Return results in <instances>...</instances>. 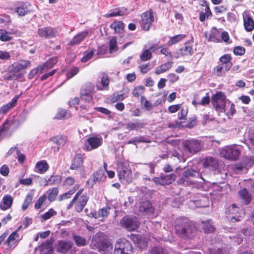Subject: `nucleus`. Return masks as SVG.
<instances>
[{"mask_svg":"<svg viewBox=\"0 0 254 254\" xmlns=\"http://www.w3.org/2000/svg\"><path fill=\"white\" fill-rule=\"evenodd\" d=\"M239 194L243 200L245 204H248L251 201L252 198L251 194L249 193L247 190L243 189L239 191Z\"/></svg>","mask_w":254,"mask_h":254,"instance_id":"36","label":"nucleus"},{"mask_svg":"<svg viewBox=\"0 0 254 254\" xmlns=\"http://www.w3.org/2000/svg\"><path fill=\"white\" fill-rule=\"evenodd\" d=\"M121 224L122 227L129 231L135 230L139 226V222L136 217H124L121 221Z\"/></svg>","mask_w":254,"mask_h":254,"instance_id":"13","label":"nucleus"},{"mask_svg":"<svg viewBox=\"0 0 254 254\" xmlns=\"http://www.w3.org/2000/svg\"><path fill=\"white\" fill-rule=\"evenodd\" d=\"M231 68V65H228L219 64L213 70V73L217 76H221L225 74Z\"/></svg>","mask_w":254,"mask_h":254,"instance_id":"24","label":"nucleus"},{"mask_svg":"<svg viewBox=\"0 0 254 254\" xmlns=\"http://www.w3.org/2000/svg\"><path fill=\"white\" fill-rule=\"evenodd\" d=\"M33 200V195L29 193L28 194L25 198L24 201L22 206V209L23 210H25L29 206L30 204L32 202Z\"/></svg>","mask_w":254,"mask_h":254,"instance_id":"50","label":"nucleus"},{"mask_svg":"<svg viewBox=\"0 0 254 254\" xmlns=\"http://www.w3.org/2000/svg\"><path fill=\"white\" fill-rule=\"evenodd\" d=\"M117 173L119 179L121 182L129 184L132 181L131 171L126 164L122 163L119 165Z\"/></svg>","mask_w":254,"mask_h":254,"instance_id":"5","label":"nucleus"},{"mask_svg":"<svg viewBox=\"0 0 254 254\" xmlns=\"http://www.w3.org/2000/svg\"><path fill=\"white\" fill-rule=\"evenodd\" d=\"M141 26L145 31L149 30L154 20V15L152 11H148L142 14Z\"/></svg>","mask_w":254,"mask_h":254,"instance_id":"16","label":"nucleus"},{"mask_svg":"<svg viewBox=\"0 0 254 254\" xmlns=\"http://www.w3.org/2000/svg\"><path fill=\"white\" fill-rule=\"evenodd\" d=\"M78 188L79 186L78 185H75L72 189L70 190L67 192L61 195L59 198V200L61 201L69 198L70 196L75 192V191L78 189Z\"/></svg>","mask_w":254,"mask_h":254,"instance_id":"43","label":"nucleus"},{"mask_svg":"<svg viewBox=\"0 0 254 254\" xmlns=\"http://www.w3.org/2000/svg\"><path fill=\"white\" fill-rule=\"evenodd\" d=\"M88 34V32L86 30L78 33L73 37V38L70 41L69 44L70 46H73L80 43L85 38Z\"/></svg>","mask_w":254,"mask_h":254,"instance_id":"27","label":"nucleus"},{"mask_svg":"<svg viewBox=\"0 0 254 254\" xmlns=\"http://www.w3.org/2000/svg\"><path fill=\"white\" fill-rule=\"evenodd\" d=\"M105 178L103 172L101 171L95 172L93 176V181L96 182H99Z\"/></svg>","mask_w":254,"mask_h":254,"instance_id":"52","label":"nucleus"},{"mask_svg":"<svg viewBox=\"0 0 254 254\" xmlns=\"http://www.w3.org/2000/svg\"><path fill=\"white\" fill-rule=\"evenodd\" d=\"M56 214L57 212L53 209L51 208L48 210V211L41 215V218L43 219V220H47L50 219L51 217L56 215Z\"/></svg>","mask_w":254,"mask_h":254,"instance_id":"54","label":"nucleus"},{"mask_svg":"<svg viewBox=\"0 0 254 254\" xmlns=\"http://www.w3.org/2000/svg\"><path fill=\"white\" fill-rule=\"evenodd\" d=\"M138 210L142 215L149 218L153 215L154 208L149 201H145L139 203Z\"/></svg>","mask_w":254,"mask_h":254,"instance_id":"14","label":"nucleus"},{"mask_svg":"<svg viewBox=\"0 0 254 254\" xmlns=\"http://www.w3.org/2000/svg\"><path fill=\"white\" fill-rule=\"evenodd\" d=\"M183 147L186 151L190 154H195L201 150L202 144L198 140H187L183 142Z\"/></svg>","mask_w":254,"mask_h":254,"instance_id":"8","label":"nucleus"},{"mask_svg":"<svg viewBox=\"0 0 254 254\" xmlns=\"http://www.w3.org/2000/svg\"><path fill=\"white\" fill-rule=\"evenodd\" d=\"M227 217L232 222L240 221L245 215L243 209H240L235 204H233L228 207L226 210Z\"/></svg>","mask_w":254,"mask_h":254,"instance_id":"6","label":"nucleus"},{"mask_svg":"<svg viewBox=\"0 0 254 254\" xmlns=\"http://www.w3.org/2000/svg\"><path fill=\"white\" fill-rule=\"evenodd\" d=\"M172 64L173 62H168L166 63L161 64L159 66H158L155 69V74L158 75L169 70V69L172 67Z\"/></svg>","mask_w":254,"mask_h":254,"instance_id":"35","label":"nucleus"},{"mask_svg":"<svg viewBox=\"0 0 254 254\" xmlns=\"http://www.w3.org/2000/svg\"><path fill=\"white\" fill-rule=\"evenodd\" d=\"M73 243L70 241H60L57 246V250L58 252L65 254L72 247Z\"/></svg>","mask_w":254,"mask_h":254,"instance_id":"20","label":"nucleus"},{"mask_svg":"<svg viewBox=\"0 0 254 254\" xmlns=\"http://www.w3.org/2000/svg\"><path fill=\"white\" fill-rule=\"evenodd\" d=\"M13 198L10 195H5L3 196L1 202L0 203V207L3 210H6L10 208L12 205Z\"/></svg>","mask_w":254,"mask_h":254,"instance_id":"26","label":"nucleus"},{"mask_svg":"<svg viewBox=\"0 0 254 254\" xmlns=\"http://www.w3.org/2000/svg\"><path fill=\"white\" fill-rule=\"evenodd\" d=\"M17 99L18 97H15L12 99L11 102L2 106L0 109V114H4L14 107L16 104Z\"/></svg>","mask_w":254,"mask_h":254,"instance_id":"31","label":"nucleus"},{"mask_svg":"<svg viewBox=\"0 0 254 254\" xmlns=\"http://www.w3.org/2000/svg\"><path fill=\"white\" fill-rule=\"evenodd\" d=\"M176 233L183 238H191L195 232V228L192 222L187 218L179 217L175 221Z\"/></svg>","mask_w":254,"mask_h":254,"instance_id":"1","label":"nucleus"},{"mask_svg":"<svg viewBox=\"0 0 254 254\" xmlns=\"http://www.w3.org/2000/svg\"><path fill=\"white\" fill-rule=\"evenodd\" d=\"M94 90V86L91 82L84 83L80 90V98L85 102L89 103L93 99V93Z\"/></svg>","mask_w":254,"mask_h":254,"instance_id":"7","label":"nucleus"},{"mask_svg":"<svg viewBox=\"0 0 254 254\" xmlns=\"http://www.w3.org/2000/svg\"><path fill=\"white\" fill-rule=\"evenodd\" d=\"M242 147L237 144L228 145L224 147L220 154L222 157L231 161L237 160L241 153Z\"/></svg>","mask_w":254,"mask_h":254,"instance_id":"2","label":"nucleus"},{"mask_svg":"<svg viewBox=\"0 0 254 254\" xmlns=\"http://www.w3.org/2000/svg\"><path fill=\"white\" fill-rule=\"evenodd\" d=\"M12 37L9 35L8 33L4 30H0V40L1 41H9Z\"/></svg>","mask_w":254,"mask_h":254,"instance_id":"53","label":"nucleus"},{"mask_svg":"<svg viewBox=\"0 0 254 254\" xmlns=\"http://www.w3.org/2000/svg\"><path fill=\"white\" fill-rule=\"evenodd\" d=\"M243 20L246 30L252 31L254 29V21L253 18L248 14H245L243 15Z\"/></svg>","mask_w":254,"mask_h":254,"instance_id":"29","label":"nucleus"},{"mask_svg":"<svg viewBox=\"0 0 254 254\" xmlns=\"http://www.w3.org/2000/svg\"><path fill=\"white\" fill-rule=\"evenodd\" d=\"M158 49H161L160 53L161 54L164 55L166 57H168L170 59L172 58V54L170 50L167 48H163L162 46H160L159 47H155V50H158Z\"/></svg>","mask_w":254,"mask_h":254,"instance_id":"55","label":"nucleus"},{"mask_svg":"<svg viewBox=\"0 0 254 254\" xmlns=\"http://www.w3.org/2000/svg\"><path fill=\"white\" fill-rule=\"evenodd\" d=\"M110 28L113 29L116 33H120L124 28V24L120 21L112 23L110 25Z\"/></svg>","mask_w":254,"mask_h":254,"instance_id":"39","label":"nucleus"},{"mask_svg":"<svg viewBox=\"0 0 254 254\" xmlns=\"http://www.w3.org/2000/svg\"><path fill=\"white\" fill-rule=\"evenodd\" d=\"M180 55L182 56L191 55L193 53V49L190 46H185L180 49Z\"/></svg>","mask_w":254,"mask_h":254,"instance_id":"44","label":"nucleus"},{"mask_svg":"<svg viewBox=\"0 0 254 254\" xmlns=\"http://www.w3.org/2000/svg\"><path fill=\"white\" fill-rule=\"evenodd\" d=\"M103 143V138L99 135L90 136L87 139L84 149L90 151L100 146Z\"/></svg>","mask_w":254,"mask_h":254,"instance_id":"11","label":"nucleus"},{"mask_svg":"<svg viewBox=\"0 0 254 254\" xmlns=\"http://www.w3.org/2000/svg\"><path fill=\"white\" fill-rule=\"evenodd\" d=\"M175 180V175L170 174L165 176H161L160 177H156L153 179L156 184L162 186L169 185L173 182Z\"/></svg>","mask_w":254,"mask_h":254,"instance_id":"17","label":"nucleus"},{"mask_svg":"<svg viewBox=\"0 0 254 254\" xmlns=\"http://www.w3.org/2000/svg\"><path fill=\"white\" fill-rule=\"evenodd\" d=\"M110 208L109 207H103L102 209L99 210V211L95 213L93 215V217L95 218H99L100 217H107L109 214Z\"/></svg>","mask_w":254,"mask_h":254,"instance_id":"38","label":"nucleus"},{"mask_svg":"<svg viewBox=\"0 0 254 254\" xmlns=\"http://www.w3.org/2000/svg\"><path fill=\"white\" fill-rule=\"evenodd\" d=\"M220 112H224L230 118L232 116L235 112V105L229 101L226 103L224 107V109H221Z\"/></svg>","mask_w":254,"mask_h":254,"instance_id":"30","label":"nucleus"},{"mask_svg":"<svg viewBox=\"0 0 254 254\" xmlns=\"http://www.w3.org/2000/svg\"><path fill=\"white\" fill-rule=\"evenodd\" d=\"M4 79L6 80H15L18 78V75H16L14 72H9L4 75Z\"/></svg>","mask_w":254,"mask_h":254,"instance_id":"64","label":"nucleus"},{"mask_svg":"<svg viewBox=\"0 0 254 254\" xmlns=\"http://www.w3.org/2000/svg\"><path fill=\"white\" fill-rule=\"evenodd\" d=\"M186 36V35L185 34H179L173 37H170L169 40L167 42V45L168 46H171L176 44L184 39Z\"/></svg>","mask_w":254,"mask_h":254,"instance_id":"37","label":"nucleus"},{"mask_svg":"<svg viewBox=\"0 0 254 254\" xmlns=\"http://www.w3.org/2000/svg\"><path fill=\"white\" fill-rule=\"evenodd\" d=\"M220 32L215 27H213L209 34L207 33H205V36L208 41L213 42H219L220 41L219 39Z\"/></svg>","mask_w":254,"mask_h":254,"instance_id":"22","label":"nucleus"},{"mask_svg":"<svg viewBox=\"0 0 254 254\" xmlns=\"http://www.w3.org/2000/svg\"><path fill=\"white\" fill-rule=\"evenodd\" d=\"M44 69V66L39 65L36 68L32 69L28 74V78L29 79H32L35 75L38 73H41L42 71Z\"/></svg>","mask_w":254,"mask_h":254,"instance_id":"49","label":"nucleus"},{"mask_svg":"<svg viewBox=\"0 0 254 254\" xmlns=\"http://www.w3.org/2000/svg\"><path fill=\"white\" fill-rule=\"evenodd\" d=\"M89 199V197L86 194H82L77 201L75 202V210L77 212H80L83 210V208L86 205Z\"/></svg>","mask_w":254,"mask_h":254,"instance_id":"21","label":"nucleus"},{"mask_svg":"<svg viewBox=\"0 0 254 254\" xmlns=\"http://www.w3.org/2000/svg\"><path fill=\"white\" fill-rule=\"evenodd\" d=\"M141 105L145 108L146 110L150 111L151 110L153 107L151 104L146 99V98L144 97H141Z\"/></svg>","mask_w":254,"mask_h":254,"instance_id":"56","label":"nucleus"},{"mask_svg":"<svg viewBox=\"0 0 254 254\" xmlns=\"http://www.w3.org/2000/svg\"><path fill=\"white\" fill-rule=\"evenodd\" d=\"M51 140L58 146L54 147L53 150L55 152H58L60 148L64 145L67 141V137L63 135H58L51 138Z\"/></svg>","mask_w":254,"mask_h":254,"instance_id":"18","label":"nucleus"},{"mask_svg":"<svg viewBox=\"0 0 254 254\" xmlns=\"http://www.w3.org/2000/svg\"><path fill=\"white\" fill-rule=\"evenodd\" d=\"M70 117V114L66 110L60 109L56 114L55 118L59 120L66 119Z\"/></svg>","mask_w":254,"mask_h":254,"instance_id":"45","label":"nucleus"},{"mask_svg":"<svg viewBox=\"0 0 254 254\" xmlns=\"http://www.w3.org/2000/svg\"><path fill=\"white\" fill-rule=\"evenodd\" d=\"M57 62V58L56 57H53L48 60L43 65L41 66H44V69L46 68H52Z\"/></svg>","mask_w":254,"mask_h":254,"instance_id":"51","label":"nucleus"},{"mask_svg":"<svg viewBox=\"0 0 254 254\" xmlns=\"http://www.w3.org/2000/svg\"><path fill=\"white\" fill-rule=\"evenodd\" d=\"M233 52L236 55L242 56L245 54V49L241 46H237L234 49Z\"/></svg>","mask_w":254,"mask_h":254,"instance_id":"62","label":"nucleus"},{"mask_svg":"<svg viewBox=\"0 0 254 254\" xmlns=\"http://www.w3.org/2000/svg\"><path fill=\"white\" fill-rule=\"evenodd\" d=\"M93 55L94 51L93 50L88 53L85 52L84 53L83 57L81 59V62L83 63H85L87 62L88 60H89L92 58Z\"/></svg>","mask_w":254,"mask_h":254,"instance_id":"61","label":"nucleus"},{"mask_svg":"<svg viewBox=\"0 0 254 254\" xmlns=\"http://www.w3.org/2000/svg\"><path fill=\"white\" fill-rule=\"evenodd\" d=\"M151 254H168L167 251L162 248L154 247L152 249Z\"/></svg>","mask_w":254,"mask_h":254,"instance_id":"60","label":"nucleus"},{"mask_svg":"<svg viewBox=\"0 0 254 254\" xmlns=\"http://www.w3.org/2000/svg\"><path fill=\"white\" fill-rule=\"evenodd\" d=\"M210 254H228L229 252L226 249L214 248L210 250Z\"/></svg>","mask_w":254,"mask_h":254,"instance_id":"57","label":"nucleus"},{"mask_svg":"<svg viewBox=\"0 0 254 254\" xmlns=\"http://www.w3.org/2000/svg\"><path fill=\"white\" fill-rule=\"evenodd\" d=\"M48 168V164L46 161H40L38 162L36 164L35 171L40 174H43L47 171Z\"/></svg>","mask_w":254,"mask_h":254,"instance_id":"34","label":"nucleus"},{"mask_svg":"<svg viewBox=\"0 0 254 254\" xmlns=\"http://www.w3.org/2000/svg\"><path fill=\"white\" fill-rule=\"evenodd\" d=\"M73 239L78 247L84 246L86 245V241L83 237L74 235L73 236Z\"/></svg>","mask_w":254,"mask_h":254,"instance_id":"47","label":"nucleus"},{"mask_svg":"<svg viewBox=\"0 0 254 254\" xmlns=\"http://www.w3.org/2000/svg\"><path fill=\"white\" fill-rule=\"evenodd\" d=\"M31 62L27 60H20L14 63L8 68V72H14L18 75V77L20 74L19 72L31 66Z\"/></svg>","mask_w":254,"mask_h":254,"instance_id":"10","label":"nucleus"},{"mask_svg":"<svg viewBox=\"0 0 254 254\" xmlns=\"http://www.w3.org/2000/svg\"><path fill=\"white\" fill-rule=\"evenodd\" d=\"M196 174L197 172L195 171L188 169L183 173L182 177L178 180V183L192 188L200 189L202 187L201 183L195 182L190 179V177H194Z\"/></svg>","mask_w":254,"mask_h":254,"instance_id":"3","label":"nucleus"},{"mask_svg":"<svg viewBox=\"0 0 254 254\" xmlns=\"http://www.w3.org/2000/svg\"><path fill=\"white\" fill-rule=\"evenodd\" d=\"M31 5L28 3H19L16 8L15 12L19 16H24L30 11Z\"/></svg>","mask_w":254,"mask_h":254,"instance_id":"23","label":"nucleus"},{"mask_svg":"<svg viewBox=\"0 0 254 254\" xmlns=\"http://www.w3.org/2000/svg\"><path fill=\"white\" fill-rule=\"evenodd\" d=\"M20 240V237L16 232H12L8 237L6 243L8 246L11 247Z\"/></svg>","mask_w":254,"mask_h":254,"instance_id":"33","label":"nucleus"},{"mask_svg":"<svg viewBox=\"0 0 254 254\" xmlns=\"http://www.w3.org/2000/svg\"><path fill=\"white\" fill-rule=\"evenodd\" d=\"M103 233H98L92 239V242L96 241L99 251L103 254H109L112 250V246L108 242H105L100 240L103 236Z\"/></svg>","mask_w":254,"mask_h":254,"instance_id":"9","label":"nucleus"},{"mask_svg":"<svg viewBox=\"0 0 254 254\" xmlns=\"http://www.w3.org/2000/svg\"><path fill=\"white\" fill-rule=\"evenodd\" d=\"M127 13V10L125 7H120L111 10L109 13L105 14V17H111L118 16H123Z\"/></svg>","mask_w":254,"mask_h":254,"instance_id":"25","label":"nucleus"},{"mask_svg":"<svg viewBox=\"0 0 254 254\" xmlns=\"http://www.w3.org/2000/svg\"><path fill=\"white\" fill-rule=\"evenodd\" d=\"M41 254H52V245L50 243H43L40 248Z\"/></svg>","mask_w":254,"mask_h":254,"instance_id":"41","label":"nucleus"},{"mask_svg":"<svg viewBox=\"0 0 254 254\" xmlns=\"http://www.w3.org/2000/svg\"><path fill=\"white\" fill-rule=\"evenodd\" d=\"M188 113V109L186 108H182L180 112L178 113V118L180 120H184L185 119L186 117L187 116Z\"/></svg>","mask_w":254,"mask_h":254,"instance_id":"63","label":"nucleus"},{"mask_svg":"<svg viewBox=\"0 0 254 254\" xmlns=\"http://www.w3.org/2000/svg\"><path fill=\"white\" fill-rule=\"evenodd\" d=\"M38 36L45 39H51L56 37L58 35L57 30L51 26L39 28L37 30Z\"/></svg>","mask_w":254,"mask_h":254,"instance_id":"12","label":"nucleus"},{"mask_svg":"<svg viewBox=\"0 0 254 254\" xmlns=\"http://www.w3.org/2000/svg\"><path fill=\"white\" fill-rule=\"evenodd\" d=\"M59 192V190L57 188H54L52 189L49 190L48 191V198L50 201H54L57 197Z\"/></svg>","mask_w":254,"mask_h":254,"instance_id":"46","label":"nucleus"},{"mask_svg":"<svg viewBox=\"0 0 254 254\" xmlns=\"http://www.w3.org/2000/svg\"><path fill=\"white\" fill-rule=\"evenodd\" d=\"M143 124L141 122H129L126 125L127 128L130 130H138L143 127Z\"/></svg>","mask_w":254,"mask_h":254,"instance_id":"42","label":"nucleus"},{"mask_svg":"<svg viewBox=\"0 0 254 254\" xmlns=\"http://www.w3.org/2000/svg\"><path fill=\"white\" fill-rule=\"evenodd\" d=\"M133 248L131 243L126 239L117 241L114 250V254H132Z\"/></svg>","mask_w":254,"mask_h":254,"instance_id":"4","label":"nucleus"},{"mask_svg":"<svg viewBox=\"0 0 254 254\" xmlns=\"http://www.w3.org/2000/svg\"><path fill=\"white\" fill-rule=\"evenodd\" d=\"M83 164V158L81 154H77L74 157L73 162L70 166L71 170H77L82 167Z\"/></svg>","mask_w":254,"mask_h":254,"instance_id":"32","label":"nucleus"},{"mask_svg":"<svg viewBox=\"0 0 254 254\" xmlns=\"http://www.w3.org/2000/svg\"><path fill=\"white\" fill-rule=\"evenodd\" d=\"M203 229L205 233H211L214 231L215 227L211 220L202 221Z\"/></svg>","mask_w":254,"mask_h":254,"instance_id":"40","label":"nucleus"},{"mask_svg":"<svg viewBox=\"0 0 254 254\" xmlns=\"http://www.w3.org/2000/svg\"><path fill=\"white\" fill-rule=\"evenodd\" d=\"M219 61L221 62V64H223L224 65H228L229 64H230L231 67H232V64L231 62V57L229 54H225L222 56L219 59Z\"/></svg>","mask_w":254,"mask_h":254,"instance_id":"48","label":"nucleus"},{"mask_svg":"<svg viewBox=\"0 0 254 254\" xmlns=\"http://www.w3.org/2000/svg\"><path fill=\"white\" fill-rule=\"evenodd\" d=\"M152 52H155V45H153L148 49H143L140 55V60L142 61H147L152 57Z\"/></svg>","mask_w":254,"mask_h":254,"instance_id":"28","label":"nucleus"},{"mask_svg":"<svg viewBox=\"0 0 254 254\" xmlns=\"http://www.w3.org/2000/svg\"><path fill=\"white\" fill-rule=\"evenodd\" d=\"M203 166L211 170H215L218 168V160L212 157L205 158L203 161Z\"/></svg>","mask_w":254,"mask_h":254,"instance_id":"19","label":"nucleus"},{"mask_svg":"<svg viewBox=\"0 0 254 254\" xmlns=\"http://www.w3.org/2000/svg\"><path fill=\"white\" fill-rule=\"evenodd\" d=\"M212 102L217 110L224 109L226 104L225 94L221 91H217L212 97Z\"/></svg>","mask_w":254,"mask_h":254,"instance_id":"15","label":"nucleus"},{"mask_svg":"<svg viewBox=\"0 0 254 254\" xmlns=\"http://www.w3.org/2000/svg\"><path fill=\"white\" fill-rule=\"evenodd\" d=\"M109 46L110 51L111 53L117 51L118 47L117 45V41L115 38H113L110 40L109 43Z\"/></svg>","mask_w":254,"mask_h":254,"instance_id":"59","label":"nucleus"},{"mask_svg":"<svg viewBox=\"0 0 254 254\" xmlns=\"http://www.w3.org/2000/svg\"><path fill=\"white\" fill-rule=\"evenodd\" d=\"M46 199V195H43L41 196L36 201V202L35 203V208L36 209H39L43 203L45 202V201Z\"/></svg>","mask_w":254,"mask_h":254,"instance_id":"58","label":"nucleus"}]
</instances>
